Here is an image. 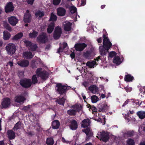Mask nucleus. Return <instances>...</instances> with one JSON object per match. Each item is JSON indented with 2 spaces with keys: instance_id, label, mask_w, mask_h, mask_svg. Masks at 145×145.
I'll list each match as a JSON object with an SVG mask.
<instances>
[{
  "instance_id": "obj_1",
  "label": "nucleus",
  "mask_w": 145,
  "mask_h": 145,
  "mask_svg": "<svg viewBox=\"0 0 145 145\" xmlns=\"http://www.w3.org/2000/svg\"><path fill=\"white\" fill-rule=\"evenodd\" d=\"M103 46H100L99 47V51L101 56L106 55L108 50L112 46V44L109 39L106 35L104 34Z\"/></svg>"
},
{
  "instance_id": "obj_2",
  "label": "nucleus",
  "mask_w": 145,
  "mask_h": 145,
  "mask_svg": "<svg viewBox=\"0 0 145 145\" xmlns=\"http://www.w3.org/2000/svg\"><path fill=\"white\" fill-rule=\"evenodd\" d=\"M56 89L57 92L60 94H65L67 90L66 85H63L61 83L57 84Z\"/></svg>"
},
{
  "instance_id": "obj_3",
  "label": "nucleus",
  "mask_w": 145,
  "mask_h": 145,
  "mask_svg": "<svg viewBox=\"0 0 145 145\" xmlns=\"http://www.w3.org/2000/svg\"><path fill=\"white\" fill-rule=\"evenodd\" d=\"M6 49L8 54L12 55L15 52L16 48L15 45L13 44L9 43L7 45Z\"/></svg>"
},
{
  "instance_id": "obj_4",
  "label": "nucleus",
  "mask_w": 145,
  "mask_h": 145,
  "mask_svg": "<svg viewBox=\"0 0 145 145\" xmlns=\"http://www.w3.org/2000/svg\"><path fill=\"white\" fill-rule=\"evenodd\" d=\"M37 75L43 80L46 79L48 78V75L47 72L45 71H42L41 68L38 69L36 71Z\"/></svg>"
},
{
  "instance_id": "obj_5",
  "label": "nucleus",
  "mask_w": 145,
  "mask_h": 145,
  "mask_svg": "<svg viewBox=\"0 0 145 145\" xmlns=\"http://www.w3.org/2000/svg\"><path fill=\"white\" fill-rule=\"evenodd\" d=\"M97 135L96 136L97 138L100 140H102L105 142H106L108 139V134L105 132H99Z\"/></svg>"
},
{
  "instance_id": "obj_6",
  "label": "nucleus",
  "mask_w": 145,
  "mask_h": 145,
  "mask_svg": "<svg viewBox=\"0 0 145 145\" xmlns=\"http://www.w3.org/2000/svg\"><path fill=\"white\" fill-rule=\"evenodd\" d=\"M20 84L23 87H30L32 84L31 80L30 79H24L21 80L20 82Z\"/></svg>"
},
{
  "instance_id": "obj_7",
  "label": "nucleus",
  "mask_w": 145,
  "mask_h": 145,
  "mask_svg": "<svg viewBox=\"0 0 145 145\" xmlns=\"http://www.w3.org/2000/svg\"><path fill=\"white\" fill-rule=\"evenodd\" d=\"M102 57L99 56L97 58L95 59L93 61H90L87 62L86 63V65L90 68L94 67L97 64V62L100 60L102 59Z\"/></svg>"
},
{
  "instance_id": "obj_8",
  "label": "nucleus",
  "mask_w": 145,
  "mask_h": 145,
  "mask_svg": "<svg viewBox=\"0 0 145 145\" xmlns=\"http://www.w3.org/2000/svg\"><path fill=\"white\" fill-rule=\"evenodd\" d=\"M24 42L26 46L29 48L30 50L31 51H35L37 48L36 44H33L31 42L27 40H25Z\"/></svg>"
},
{
  "instance_id": "obj_9",
  "label": "nucleus",
  "mask_w": 145,
  "mask_h": 145,
  "mask_svg": "<svg viewBox=\"0 0 145 145\" xmlns=\"http://www.w3.org/2000/svg\"><path fill=\"white\" fill-rule=\"evenodd\" d=\"M38 41L42 43H45L48 40L47 37L46 33H42L39 35L37 39Z\"/></svg>"
},
{
  "instance_id": "obj_10",
  "label": "nucleus",
  "mask_w": 145,
  "mask_h": 145,
  "mask_svg": "<svg viewBox=\"0 0 145 145\" xmlns=\"http://www.w3.org/2000/svg\"><path fill=\"white\" fill-rule=\"evenodd\" d=\"M10 103V100L9 99L6 98L3 99L1 105V108H6L8 107Z\"/></svg>"
},
{
  "instance_id": "obj_11",
  "label": "nucleus",
  "mask_w": 145,
  "mask_h": 145,
  "mask_svg": "<svg viewBox=\"0 0 145 145\" xmlns=\"http://www.w3.org/2000/svg\"><path fill=\"white\" fill-rule=\"evenodd\" d=\"M61 33V29L60 27L57 26L56 27L54 35V39H57L59 38Z\"/></svg>"
},
{
  "instance_id": "obj_12",
  "label": "nucleus",
  "mask_w": 145,
  "mask_h": 145,
  "mask_svg": "<svg viewBox=\"0 0 145 145\" xmlns=\"http://www.w3.org/2000/svg\"><path fill=\"white\" fill-rule=\"evenodd\" d=\"M31 19V15L29 13V11L28 10L26 11V12L24 14V21L25 23H29Z\"/></svg>"
},
{
  "instance_id": "obj_13",
  "label": "nucleus",
  "mask_w": 145,
  "mask_h": 145,
  "mask_svg": "<svg viewBox=\"0 0 145 145\" xmlns=\"http://www.w3.org/2000/svg\"><path fill=\"white\" fill-rule=\"evenodd\" d=\"M123 59V57L122 56H116L114 57L113 62L117 65H119L122 62Z\"/></svg>"
},
{
  "instance_id": "obj_14",
  "label": "nucleus",
  "mask_w": 145,
  "mask_h": 145,
  "mask_svg": "<svg viewBox=\"0 0 145 145\" xmlns=\"http://www.w3.org/2000/svg\"><path fill=\"white\" fill-rule=\"evenodd\" d=\"M108 106L106 103H101L98 105V110L100 112H103L108 108Z\"/></svg>"
},
{
  "instance_id": "obj_15",
  "label": "nucleus",
  "mask_w": 145,
  "mask_h": 145,
  "mask_svg": "<svg viewBox=\"0 0 145 145\" xmlns=\"http://www.w3.org/2000/svg\"><path fill=\"white\" fill-rule=\"evenodd\" d=\"M86 46V45L84 43H79L75 44L74 47L76 50L81 51Z\"/></svg>"
},
{
  "instance_id": "obj_16",
  "label": "nucleus",
  "mask_w": 145,
  "mask_h": 145,
  "mask_svg": "<svg viewBox=\"0 0 145 145\" xmlns=\"http://www.w3.org/2000/svg\"><path fill=\"white\" fill-rule=\"evenodd\" d=\"M14 9V7L12 2H9L6 5L5 7V10L6 13L12 11Z\"/></svg>"
},
{
  "instance_id": "obj_17",
  "label": "nucleus",
  "mask_w": 145,
  "mask_h": 145,
  "mask_svg": "<svg viewBox=\"0 0 145 145\" xmlns=\"http://www.w3.org/2000/svg\"><path fill=\"white\" fill-rule=\"evenodd\" d=\"M8 21L11 25L15 26L18 23V20L15 17L12 16L8 18Z\"/></svg>"
},
{
  "instance_id": "obj_18",
  "label": "nucleus",
  "mask_w": 145,
  "mask_h": 145,
  "mask_svg": "<svg viewBox=\"0 0 145 145\" xmlns=\"http://www.w3.org/2000/svg\"><path fill=\"white\" fill-rule=\"evenodd\" d=\"M72 24L68 21H65L63 23V25L65 30L68 31H70L71 29Z\"/></svg>"
},
{
  "instance_id": "obj_19",
  "label": "nucleus",
  "mask_w": 145,
  "mask_h": 145,
  "mask_svg": "<svg viewBox=\"0 0 145 145\" xmlns=\"http://www.w3.org/2000/svg\"><path fill=\"white\" fill-rule=\"evenodd\" d=\"M7 135L10 140H12L15 138L16 136L14 132L12 130H8L7 131Z\"/></svg>"
},
{
  "instance_id": "obj_20",
  "label": "nucleus",
  "mask_w": 145,
  "mask_h": 145,
  "mask_svg": "<svg viewBox=\"0 0 145 145\" xmlns=\"http://www.w3.org/2000/svg\"><path fill=\"white\" fill-rule=\"evenodd\" d=\"M78 125L77 121L74 120H72L71 121L70 128L72 130H75L78 127Z\"/></svg>"
},
{
  "instance_id": "obj_21",
  "label": "nucleus",
  "mask_w": 145,
  "mask_h": 145,
  "mask_svg": "<svg viewBox=\"0 0 145 145\" xmlns=\"http://www.w3.org/2000/svg\"><path fill=\"white\" fill-rule=\"evenodd\" d=\"M57 15L60 16H63L65 15L66 13V10L64 8L59 7L57 9Z\"/></svg>"
},
{
  "instance_id": "obj_22",
  "label": "nucleus",
  "mask_w": 145,
  "mask_h": 145,
  "mask_svg": "<svg viewBox=\"0 0 145 145\" xmlns=\"http://www.w3.org/2000/svg\"><path fill=\"white\" fill-rule=\"evenodd\" d=\"M29 62L26 60H22L21 61H18L17 62L18 65L22 67H26L29 65Z\"/></svg>"
},
{
  "instance_id": "obj_23",
  "label": "nucleus",
  "mask_w": 145,
  "mask_h": 145,
  "mask_svg": "<svg viewBox=\"0 0 145 145\" xmlns=\"http://www.w3.org/2000/svg\"><path fill=\"white\" fill-rule=\"evenodd\" d=\"M55 26V23L54 22H51L48 25L47 31L48 33H50L53 31Z\"/></svg>"
},
{
  "instance_id": "obj_24",
  "label": "nucleus",
  "mask_w": 145,
  "mask_h": 145,
  "mask_svg": "<svg viewBox=\"0 0 145 145\" xmlns=\"http://www.w3.org/2000/svg\"><path fill=\"white\" fill-rule=\"evenodd\" d=\"M34 55L30 52H24L23 54L24 57L27 59L32 58Z\"/></svg>"
},
{
  "instance_id": "obj_25",
  "label": "nucleus",
  "mask_w": 145,
  "mask_h": 145,
  "mask_svg": "<svg viewBox=\"0 0 145 145\" xmlns=\"http://www.w3.org/2000/svg\"><path fill=\"white\" fill-rule=\"evenodd\" d=\"M90 121L88 119H84L82 122V126L83 127H85L90 125Z\"/></svg>"
},
{
  "instance_id": "obj_26",
  "label": "nucleus",
  "mask_w": 145,
  "mask_h": 145,
  "mask_svg": "<svg viewBox=\"0 0 145 145\" xmlns=\"http://www.w3.org/2000/svg\"><path fill=\"white\" fill-rule=\"evenodd\" d=\"M89 89L91 93L94 94L96 93L98 90V87L94 85L90 86L89 88Z\"/></svg>"
},
{
  "instance_id": "obj_27",
  "label": "nucleus",
  "mask_w": 145,
  "mask_h": 145,
  "mask_svg": "<svg viewBox=\"0 0 145 145\" xmlns=\"http://www.w3.org/2000/svg\"><path fill=\"white\" fill-rule=\"evenodd\" d=\"M25 99V98L22 96H17L16 97L15 101L16 102L21 104L22 103H23Z\"/></svg>"
},
{
  "instance_id": "obj_28",
  "label": "nucleus",
  "mask_w": 145,
  "mask_h": 145,
  "mask_svg": "<svg viewBox=\"0 0 145 145\" xmlns=\"http://www.w3.org/2000/svg\"><path fill=\"white\" fill-rule=\"evenodd\" d=\"M60 124V123L58 120H55L52 122V127L54 129H58L59 127Z\"/></svg>"
},
{
  "instance_id": "obj_29",
  "label": "nucleus",
  "mask_w": 145,
  "mask_h": 145,
  "mask_svg": "<svg viewBox=\"0 0 145 145\" xmlns=\"http://www.w3.org/2000/svg\"><path fill=\"white\" fill-rule=\"evenodd\" d=\"M82 131L85 133L88 137L92 136V133L89 127L87 128L86 129L83 130Z\"/></svg>"
},
{
  "instance_id": "obj_30",
  "label": "nucleus",
  "mask_w": 145,
  "mask_h": 145,
  "mask_svg": "<svg viewBox=\"0 0 145 145\" xmlns=\"http://www.w3.org/2000/svg\"><path fill=\"white\" fill-rule=\"evenodd\" d=\"M10 34L7 31L3 32V39L5 40H7L10 37Z\"/></svg>"
},
{
  "instance_id": "obj_31",
  "label": "nucleus",
  "mask_w": 145,
  "mask_h": 145,
  "mask_svg": "<svg viewBox=\"0 0 145 145\" xmlns=\"http://www.w3.org/2000/svg\"><path fill=\"white\" fill-rule=\"evenodd\" d=\"M133 79V77L131 75L129 74L126 75L124 78L125 80L127 82L132 81Z\"/></svg>"
},
{
  "instance_id": "obj_32",
  "label": "nucleus",
  "mask_w": 145,
  "mask_h": 145,
  "mask_svg": "<svg viewBox=\"0 0 145 145\" xmlns=\"http://www.w3.org/2000/svg\"><path fill=\"white\" fill-rule=\"evenodd\" d=\"M22 127L21 123L20 122H18L15 125L13 129L14 131L20 129Z\"/></svg>"
},
{
  "instance_id": "obj_33",
  "label": "nucleus",
  "mask_w": 145,
  "mask_h": 145,
  "mask_svg": "<svg viewBox=\"0 0 145 145\" xmlns=\"http://www.w3.org/2000/svg\"><path fill=\"white\" fill-rule=\"evenodd\" d=\"M62 46L63 48L61 47V46H60L58 50L57 53H59L61 52H62L63 51V50L67 46V43L64 42L63 43Z\"/></svg>"
},
{
  "instance_id": "obj_34",
  "label": "nucleus",
  "mask_w": 145,
  "mask_h": 145,
  "mask_svg": "<svg viewBox=\"0 0 145 145\" xmlns=\"http://www.w3.org/2000/svg\"><path fill=\"white\" fill-rule=\"evenodd\" d=\"M137 114L140 119H143L145 118V112H144L139 111L137 112Z\"/></svg>"
},
{
  "instance_id": "obj_35",
  "label": "nucleus",
  "mask_w": 145,
  "mask_h": 145,
  "mask_svg": "<svg viewBox=\"0 0 145 145\" xmlns=\"http://www.w3.org/2000/svg\"><path fill=\"white\" fill-rule=\"evenodd\" d=\"M54 143V141L53 138H48L47 139L46 143L48 145H53Z\"/></svg>"
},
{
  "instance_id": "obj_36",
  "label": "nucleus",
  "mask_w": 145,
  "mask_h": 145,
  "mask_svg": "<svg viewBox=\"0 0 145 145\" xmlns=\"http://www.w3.org/2000/svg\"><path fill=\"white\" fill-rule=\"evenodd\" d=\"M38 34V32L36 31L33 30V32L30 33L29 34V37L31 38H33L36 37Z\"/></svg>"
},
{
  "instance_id": "obj_37",
  "label": "nucleus",
  "mask_w": 145,
  "mask_h": 145,
  "mask_svg": "<svg viewBox=\"0 0 145 145\" xmlns=\"http://www.w3.org/2000/svg\"><path fill=\"white\" fill-rule=\"evenodd\" d=\"M65 100V99L63 97L61 98H59L56 101L60 105H63Z\"/></svg>"
},
{
  "instance_id": "obj_38",
  "label": "nucleus",
  "mask_w": 145,
  "mask_h": 145,
  "mask_svg": "<svg viewBox=\"0 0 145 145\" xmlns=\"http://www.w3.org/2000/svg\"><path fill=\"white\" fill-rule=\"evenodd\" d=\"M91 100L92 103H95L99 100V98L96 95H94L91 96Z\"/></svg>"
},
{
  "instance_id": "obj_39",
  "label": "nucleus",
  "mask_w": 145,
  "mask_h": 145,
  "mask_svg": "<svg viewBox=\"0 0 145 145\" xmlns=\"http://www.w3.org/2000/svg\"><path fill=\"white\" fill-rule=\"evenodd\" d=\"M23 36V34L22 33H20L16 35L13 37V39L15 40H17Z\"/></svg>"
},
{
  "instance_id": "obj_40",
  "label": "nucleus",
  "mask_w": 145,
  "mask_h": 145,
  "mask_svg": "<svg viewBox=\"0 0 145 145\" xmlns=\"http://www.w3.org/2000/svg\"><path fill=\"white\" fill-rule=\"evenodd\" d=\"M44 14V12H43L39 11L37 12L35 14V15L37 17L39 18H41Z\"/></svg>"
},
{
  "instance_id": "obj_41",
  "label": "nucleus",
  "mask_w": 145,
  "mask_h": 145,
  "mask_svg": "<svg viewBox=\"0 0 145 145\" xmlns=\"http://www.w3.org/2000/svg\"><path fill=\"white\" fill-rule=\"evenodd\" d=\"M57 18L56 16L53 13H52L51 14L50 21H55L57 20Z\"/></svg>"
},
{
  "instance_id": "obj_42",
  "label": "nucleus",
  "mask_w": 145,
  "mask_h": 145,
  "mask_svg": "<svg viewBox=\"0 0 145 145\" xmlns=\"http://www.w3.org/2000/svg\"><path fill=\"white\" fill-rule=\"evenodd\" d=\"M134 140L131 138L128 139L127 141V145H134Z\"/></svg>"
},
{
  "instance_id": "obj_43",
  "label": "nucleus",
  "mask_w": 145,
  "mask_h": 145,
  "mask_svg": "<svg viewBox=\"0 0 145 145\" xmlns=\"http://www.w3.org/2000/svg\"><path fill=\"white\" fill-rule=\"evenodd\" d=\"M76 110H69L67 111V113L70 115H74L76 114Z\"/></svg>"
},
{
  "instance_id": "obj_44",
  "label": "nucleus",
  "mask_w": 145,
  "mask_h": 145,
  "mask_svg": "<svg viewBox=\"0 0 145 145\" xmlns=\"http://www.w3.org/2000/svg\"><path fill=\"white\" fill-rule=\"evenodd\" d=\"M70 10L72 13H74L76 12L77 8L74 6H71L70 7Z\"/></svg>"
},
{
  "instance_id": "obj_45",
  "label": "nucleus",
  "mask_w": 145,
  "mask_h": 145,
  "mask_svg": "<svg viewBox=\"0 0 145 145\" xmlns=\"http://www.w3.org/2000/svg\"><path fill=\"white\" fill-rule=\"evenodd\" d=\"M36 75H33L32 77V82L33 84H35L37 82V78Z\"/></svg>"
},
{
  "instance_id": "obj_46",
  "label": "nucleus",
  "mask_w": 145,
  "mask_h": 145,
  "mask_svg": "<svg viewBox=\"0 0 145 145\" xmlns=\"http://www.w3.org/2000/svg\"><path fill=\"white\" fill-rule=\"evenodd\" d=\"M133 100L132 99H128L126 100L124 103H123L122 105V107H125L126 105H127L129 102H131V101Z\"/></svg>"
},
{
  "instance_id": "obj_47",
  "label": "nucleus",
  "mask_w": 145,
  "mask_h": 145,
  "mask_svg": "<svg viewBox=\"0 0 145 145\" xmlns=\"http://www.w3.org/2000/svg\"><path fill=\"white\" fill-rule=\"evenodd\" d=\"M116 55V53L114 51H112L109 54V57H112L115 56Z\"/></svg>"
},
{
  "instance_id": "obj_48",
  "label": "nucleus",
  "mask_w": 145,
  "mask_h": 145,
  "mask_svg": "<svg viewBox=\"0 0 145 145\" xmlns=\"http://www.w3.org/2000/svg\"><path fill=\"white\" fill-rule=\"evenodd\" d=\"M4 25L5 27L8 30L10 31H12V28L10 27L9 25L7 23H5L4 24Z\"/></svg>"
},
{
  "instance_id": "obj_49",
  "label": "nucleus",
  "mask_w": 145,
  "mask_h": 145,
  "mask_svg": "<svg viewBox=\"0 0 145 145\" xmlns=\"http://www.w3.org/2000/svg\"><path fill=\"white\" fill-rule=\"evenodd\" d=\"M61 1V0H53V3L54 5H59Z\"/></svg>"
},
{
  "instance_id": "obj_50",
  "label": "nucleus",
  "mask_w": 145,
  "mask_h": 145,
  "mask_svg": "<svg viewBox=\"0 0 145 145\" xmlns=\"http://www.w3.org/2000/svg\"><path fill=\"white\" fill-rule=\"evenodd\" d=\"M126 92H130L132 90V88L131 87H126L124 88Z\"/></svg>"
},
{
  "instance_id": "obj_51",
  "label": "nucleus",
  "mask_w": 145,
  "mask_h": 145,
  "mask_svg": "<svg viewBox=\"0 0 145 145\" xmlns=\"http://www.w3.org/2000/svg\"><path fill=\"white\" fill-rule=\"evenodd\" d=\"M133 133L131 131L127 132L125 133V135H127L128 137H131L133 135Z\"/></svg>"
},
{
  "instance_id": "obj_52",
  "label": "nucleus",
  "mask_w": 145,
  "mask_h": 145,
  "mask_svg": "<svg viewBox=\"0 0 145 145\" xmlns=\"http://www.w3.org/2000/svg\"><path fill=\"white\" fill-rule=\"evenodd\" d=\"M84 56L87 58H89L90 56V54L88 52H86L84 54Z\"/></svg>"
},
{
  "instance_id": "obj_53",
  "label": "nucleus",
  "mask_w": 145,
  "mask_h": 145,
  "mask_svg": "<svg viewBox=\"0 0 145 145\" xmlns=\"http://www.w3.org/2000/svg\"><path fill=\"white\" fill-rule=\"evenodd\" d=\"M61 140L64 143L68 144L70 143V142L68 140H66L63 137L62 138Z\"/></svg>"
},
{
  "instance_id": "obj_54",
  "label": "nucleus",
  "mask_w": 145,
  "mask_h": 145,
  "mask_svg": "<svg viewBox=\"0 0 145 145\" xmlns=\"http://www.w3.org/2000/svg\"><path fill=\"white\" fill-rule=\"evenodd\" d=\"M30 107V105L25 106L23 107V110L25 111H27L29 110Z\"/></svg>"
},
{
  "instance_id": "obj_55",
  "label": "nucleus",
  "mask_w": 145,
  "mask_h": 145,
  "mask_svg": "<svg viewBox=\"0 0 145 145\" xmlns=\"http://www.w3.org/2000/svg\"><path fill=\"white\" fill-rule=\"evenodd\" d=\"M140 91L141 92H142L143 93H145V87H142L140 88Z\"/></svg>"
},
{
  "instance_id": "obj_56",
  "label": "nucleus",
  "mask_w": 145,
  "mask_h": 145,
  "mask_svg": "<svg viewBox=\"0 0 145 145\" xmlns=\"http://www.w3.org/2000/svg\"><path fill=\"white\" fill-rule=\"evenodd\" d=\"M34 0H27V2L28 4L32 5L34 1Z\"/></svg>"
},
{
  "instance_id": "obj_57",
  "label": "nucleus",
  "mask_w": 145,
  "mask_h": 145,
  "mask_svg": "<svg viewBox=\"0 0 145 145\" xmlns=\"http://www.w3.org/2000/svg\"><path fill=\"white\" fill-rule=\"evenodd\" d=\"M82 85L85 87H87L88 86V83L86 82H83Z\"/></svg>"
},
{
  "instance_id": "obj_58",
  "label": "nucleus",
  "mask_w": 145,
  "mask_h": 145,
  "mask_svg": "<svg viewBox=\"0 0 145 145\" xmlns=\"http://www.w3.org/2000/svg\"><path fill=\"white\" fill-rule=\"evenodd\" d=\"M91 107L92 112L93 113V112H96L97 110L96 108L94 106H91Z\"/></svg>"
},
{
  "instance_id": "obj_59",
  "label": "nucleus",
  "mask_w": 145,
  "mask_h": 145,
  "mask_svg": "<svg viewBox=\"0 0 145 145\" xmlns=\"http://www.w3.org/2000/svg\"><path fill=\"white\" fill-rule=\"evenodd\" d=\"M102 39L101 37L97 39V41L99 43H101L102 42Z\"/></svg>"
},
{
  "instance_id": "obj_60",
  "label": "nucleus",
  "mask_w": 145,
  "mask_h": 145,
  "mask_svg": "<svg viewBox=\"0 0 145 145\" xmlns=\"http://www.w3.org/2000/svg\"><path fill=\"white\" fill-rule=\"evenodd\" d=\"M81 4L82 6H84L86 4V0H82Z\"/></svg>"
},
{
  "instance_id": "obj_61",
  "label": "nucleus",
  "mask_w": 145,
  "mask_h": 145,
  "mask_svg": "<svg viewBox=\"0 0 145 145\" xmlns=\"http://www.w3.org/2000/svg\"><path fill=\"white\" fill-rule=\"evenodd\" d=\"M27 134L28 135L30 136H32L34 135V132H32V131H30V132H28L27 133Z\"/></svg>"
},
{
  "instance_id": "obj_62",
  "label": "nucleus",
  "mask_w": 145,
  "mask_h": 145,
  "mask_svg": "<svg viewBox=\"0 0 145 145\" xmlns=\"http://www.w3.org/2000/svg\"><path fill=\"white\" fill-rule=\"evenodd\" d=\"M13 65V63L12 62L10 61L8 62V63L7 64V66L8 65H9L10 67H12Z\"/></svg>"
},
{
  "instance_id": "obj_63",
  "label": "nucleus",
  "mask_w": 145,
  "mask_h": 145,
  "mask_svg": "<svg viewBox=\"0 0 145 145\" xmlns=\"http://www.w3.org/2000/svg\"><path fill=\"white\" fill-rule=\"evenodd\" d=\"M88 108H89V110L92 112V107L90 105H89L87 106Z\"/></svg>"
},
{
  "instance_id": "obj_64",
  "label": "nucleus",
  "mask_w": 145,
  "mask_h": 145,
  "mask_svg": "<svg viewBox=\"0 0 145 145\" xmlns=\"http://www.w3.org/2000/svg\"><path fill=\"white\" fill-rule=\"evenodd\" d=\"M70 56L72 59H73L75 57V55L74 53H72L70 54Z\"/></svg>"
}]
</instances>
